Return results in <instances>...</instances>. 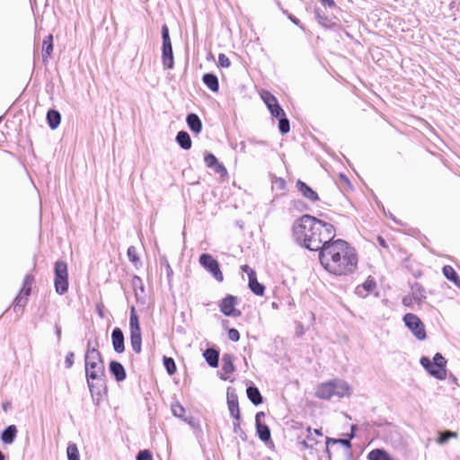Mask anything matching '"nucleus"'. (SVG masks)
I'll use <instances>...</instances> for the list:
<instances>
[{
    "instance_id": "57",
    "label": "nucleus",
    "mask_w": 460,
    "mask_h": 460,
    "mask_svg": "<svg viewBox=\"0 0 460 460\" xmlns=\"http://www.w3.org/2000/svg\"><path fill=\"white\" fill-rule=\"evenodd\" d=\"M301 445L303 446V447L305 448H312L313 447V444L309 443V441L307 440H303L301 442Z\"/></svg>"
},
{
    "instance_id": "35",
    "label": "nucleus",
    "mask_w": 460,
    "mask_h": 460,
    "mask_svg": "<svg viewBox=\"0 0 460 460\" xmlns=\"http://www.w3.org/2000/svg\"><path fill=\"white\" fill-rule=\"evenodd\" d=\"M164 365L169 375H173L176 372V365L172 358H164Z\"/></svg>"
},
{
    "instance_id": "51",
    "label": "nucleus",
    "mask_w": 460,
    "mask_h": 460,
    "mask_svg": "<svg viewBox=\"0 0 460 460\" xmlns=\"http://www.w3.org/2000/svg\"><path fill=\"white\" fill-rule=\"evenodd\" d=\"M241 270L247 274L249 279L256 276V272L248 265H243Z\"/></svg>"
},
{
    "instance_id": "58",
    "label": "nucleus",
    "mask_w": 460,
    "mask_h": 460,
    "mask_svg": "<svg viewBox=\"0 0 460 460\" xmlns=\"http://www.w3.org/2000/svg\"><path fill=\"white\" fill-rule=\"evenodd\" d=\"M264 417V413L263 412H258L255 416V420H256V424L257 423H261V418Z\"/></svg>"
},
{
    "instance_id": "46",
    "label": "nucleus",
    "mask_w": 460,
    "mask_h": 460,
    "mask_svg": "<svg viewBox=\"0 0 460 460\" xmlns=\"http://www.w3.org/2000/svg\"><path fill=\"white\" fill-rule=\"evenodd\" d=\"M137 460H153V456L149 450H141L137 456Z\"/></svg>"
},
{
    "instance_id": "63",
    "label": "nucleus",
    "mask_w": 460,
    "mask_h": 460,
    "mask_svg": "<svg viewBox=\"0 0 460 460\" xmlns=\"http://www.w3.org/2000/svg\"><path fill=\"white\" fill-rule=\"evenodd\" d=\"M134 315H137V312H136L135 307H134V306H132V307L130 308V317H133Z\"/></svg>"
},
{
    "instance_id": "22",
    "label": "nucleus",
    "mask_w": 460,
    "mask_h": 460,
    "mask_svg": "<svg viewBox=\"0 0 460 460\" xmlns=\"http://www.w3.org/2000/svg\"><path fill=\"white\" fill-rule=\"evenodd\" d=\"M17 435L15 425L8 426L1 434V439L4 444H12Z\"/></svg>"
},
{
    "instance_id": "21",
    "label": "nucleus",
    "mask_w": 460,
    "mask_h": 460,
    "mask_svg": "<svg viewBox=\"0 0 460 460\" xmlns=\"http://www.w3.org/2000/svg\"><path fill=\"white\" fill-rule=\"evenodd\" d=\"M187 124L191 131L194 133H199L202 129V123L198 115L190 113L186 119Z\"/></svg>"
},
{
    "instance_id": "39",
    "label": "nucleus",
    "mask_w": 460,
    "mask_h": 460,
    "mask_svg": "<svg viewBox=\"0 0 460 460\" xmlns=\"http://www.w3.org/2000/svg\"><path fill=\"white\" fill-rule=\"evenodd\" d=\"M261 98H262L263 102H265V104L267 105L268 108H270V106H272L273 103L278 102L276 97L273 96L269 92H263L261 93Z\"/></svg>"
},
{
    "instance_id": "36",
    "label": "nucleus",
    "mask_w": 460,
    "mask_h": 460,
    "mask_svg": "<svg viewBox=\"0 0 460 460\" xmlns=\"http://www.w3.org/2000/svg\"><path fill=\"white\" fill-rule=\"evenodd\" d=\"M279 128L282 134H286L289 131V121L286 118V115L279 117Z\"/></svg>"
},
{
    "instance_id": "61",
    "label": "nucleus",
    "mask_w": 460,
    "mask_h": 460,
    "mask_svg": "<svg viewBox=\"0 0 460 460\" xmlns=\"http://www.w3.org/2000/svg\"><path fill=\"white\" fill-rule=\"evenodd\" d=\"M56 334H57L58 340H60V337H61V328L58 325H56Z\"/></svg>"
},
{
    "instance_id": "32",
    "label": "nucleus",
    "mask_w": 460,
    "mask_h": 460,
    "mask_svg": "<svg viewBox=\"0 0 460 460\" xmlns=\"http://www.w3.org/2000/svg\"><path fill=\"white\" fill-rule=\"evenodd\" d=\"M257 433L262 441H268L270 438V431L267 425L262 423L256 424Z\"/></svg>"
},
{
    "instance_id": "54",
    "label": "nucleus",
    "mask_w": 460,
    "mask_h": 460,
    "mask_svg": "<svg viewBox=\"0 0 460 460\" xmlns=\"http://www.w3.org/2000/svg\"><path fill=\"white\" fill-rule=\"evenodd\" d=\"M412 300H414L412 298V296H406L402 298V304L405 305V306H411V303H412Z\"/></svg>"
},
{
    "instance_id": "34",
    "label": "nucleus",
    "mask_w": 460,
    "mask_h": 460,
    "mask_svg": "<svg viewBox=\"0 0 460 460\" xmlns=\"http://www.w3.org/2000/svg\"><path fill=\"white\" fill-rule=\"evenodd\" d=\"M443 274L447 279L453 282L456 281V279H458L457 273L449 265H446L443 267Z\"/></svg>"
},
{
    "instance_id": "26",
    "label": "nucleus",
    "mask_w": 460,
    "mask_h": 460,
    "mask_svg": "<svg viewBox=\"0 0 460 460\" xmlns=\"http://www.w3.org/2000/svg\"><path fill=\"white\" fill-rule=\"evenodd\" d=\"M203 356L209 366L213 367H217L219 354L216 349H208L205 350Z\"/></svg>"
},
{
    "instance_id": "3",
    "label": "nucleus",
    "mask_w": 460,
    "mask_h": 460,
    "mask_svg": "<svg viewBox=\"0 0 460 460\" xmlns=\"http://www.w3.org/2000/svg\"><path fill=\"white\" fill-rule=\"evenodd\" d=\"M88 341V349L85 354V374L87 384L92 394L100 393V388L104 385V364L101 354L95 348H91Z\"/></svg>"
},
{
    "instance_id": "20",
    "label": "nucleus",
    "mask_w": 460,
    "mask_h": 460,
    "mask_svg": "<svg viewBox=\"0 0 460 460\" xmlns=\"http://www.w3.org/2000/svg\"><path fill=\"white\" fill-rule=\"evenodd\" d=\"M227 404L231 415L235 420H239L240 411L236 395L227 394Z\"/></svg>"
},
{
    "instance_id": "15",
    "label": "nucleus",
    "mask_w": 460,
    "mask_h": 460,
    "mask_svg": "<svg viewBox=\"0 0 460 460\" xmlns=\"http://www.w3.org/2000/svg\"><path fill=\"white\" fill-rule=\"evenodd\" d=\"M296 187L300 193L307 199L311 201H316L319 199L318 194L314 190H312L308 185H306L304 181L300 180L297 181Z\"/></svg>"
},
{
    "instance_id": "41",
    "label": "nucleus",
    "mask_w": 460,
    "mask_h": 460,
    "mask_svg": "<svg viewBox=\"0 0 460 460\" xmlns=\"http://www.w3.org/2000/svg\"><path fill=\"white\" fill-rule=\"evenodd\" d=\"M130 343H131V347H132V349L136 352V353H140L141 352V344H142V337H130Z\"/></svg>"
},
{
    "instance_id": "45",
    "label": "nucleus",
    "mask_w": 460,
    "mask_h": 460,
    "mask_svg": "<svg viewBox=\"0 0 460 460\" xmlns=\"http://www.w3.org/2000/svg\"><path fill=\"white\" fill-rule=\"evenodd\" d=\"M218 65L221 67H229L231 65L230 59L223 53L218 55Z\"/></svg>"
},
{
    "instance_id": "4",
    "label": "nucleus",
    "mask_w": 460,
    "mask_h": 460,
    "mask_svg": "<svg viewBox=\"0 0 460 460\" xmlns=\"http://www.w3.org/2000/svg\"><path fill=\"white\" fill-rule=\"evenodd\" d=\"M420 364L435 378L444 380L447 377V360L440 353L435 354L433 361L427 357H422Z\"/></svg>"
},
{
    "instance_id": "25",
    "label": "nucleus",
    "mask_w": 460,
    "mask_h": 460,
    "mask_svg": "<svg viewBox=\"0 0 460 460\" xmlns=\"http://www.w3.org/2000/svg\"><path fill=\"white\" fill-rule=\"evenodd\" d=\"M176 141L179 144V146L184 150H188L191 147V139L190 135L186 131H180L177 134Z\"/></svg>"
},
{
    "instance_id": "17",
    "label": "nucleus",
    "mask_w": 460,
    "mask_h": 460,
    "mask_svg": "<svg viewBox=\"0 0 460 460\" xmlns=\"http://www.w3.org/2000/svg\"><path fill=\"white\" fill-rule=\"evenodd\" d=\"M132 286L137 300L144 302L145 287L142 279L139 277L135 276L132 279Z\"/></svg>"
},
{
    "instance_id": "28",
    "label": "nucleus",
    "mask_w": 460,
    "mask_h": 460,
    "mask_svg": "<svg viewBox=\"0 0 460 460\" xmlns=\"http://www.w3.org/2000/svg\"><path fill=\"white\" fill-rule=\"evenodd\" d=\"M411 296L416 302L420 303L426 299V291L420 285L416 283L411 287Z\"/></svg>"
},
{
    "instance_id": "55",
    "label": "nucleus",
    "mask_w": 460,
    "mask_h": 460,
    "mask_svg": "<svg viewBox=\"0 0 460 460\" xmlns=\"http://www.w3.org/2000/svg\"><path fill=\"white\" fill-rule=\"evenodd\" d=\"M304 333H305V329H304L303 325L299 323L296 326V334L297 336H302Z\"/></svg>"
},
{
    "instance_id": "53",
    "label": "nucleus",
    "mask_w": 460,
    "mask_h": 460,
    "mask_svg": "<svg viewBox=\"0 0 460 460\" xmlns=\"http://www.w3.org/2000/svg\"><path fill=\"white\" fill-rule=\"evenodd\" d=\"M141 329L140 327L130 328V337H140Z\"/></svg>"
},
{
    "instance_id": "38",
    "label": "nucleus",
    "mask_w": 460,
    "mask_h": 460,
    "mask_svg": "<svg viewBox=\"0 0 460 460\" xmlns=\"http://www.w3.org/2000/svg\"><path fill=\"white\" fill-rule=\"evenodd\" d=\"M452 438H456V433L453 431H445L439 434V438H438L437 441L438 444L443 445L446 444L448 441V439Z\"/></svg>"
},
{
    "instance_id": "64",
    "label": "nucleus",
    "mask_w": 460,
    "mask_h": 460,
    "mask_svg": "<svg viewBox=\"0 0 460 460\" xmlns=\"http://www.w3.org/2000/svg\"><path fill=\"white\" fill-rule=\"evenodd\" d=\"M454 283L460 288V279H457Z\"/></svg>"
},
{
    "instance_id": "13",
    "label": "nucleus",
    "mask_w": 460,
    "mask_h": 460,
    "mask_svg": "<svg viewBox=\"0 0 460 460\" xmlns=\"http://www.w3.org/2000/svg\"><path fill=\"white\" fill-rule=\"evenodd\" d=\"M111 341L114 350L117 353H122L125 349L124 335L119 328L113 329L111 332Z\"/></svg>"
},
{
    "instance_id": "14",
    "label": "nucleus",
    "mask_w": 460,
    "mask_h": 460,
    "mask_svg": "<svg viewBox=\"0 0 460 460\" xmlns=\"http://www.w3.org/2000/svg\"><path fill=\"white\" fill-rule=\"evenodd\" d=\"M332 381L321 384L315 392V395L320 399L329 400L333 397Z\"/></svg>"
},
{
    "instance_id": "40",
    "label": "nucleus",
    "mask_w": 460,
    "mask_h": 460,
    "mask_svg": "<svg viewBox=\"0 0 460 460\" xmlns=\"http://www.w3.org/2000/svg\"><path fill=\"white\" fill-rule=\"evenodd\" d=\"M273 117L279 118L280 116H284L285 112L283 109L279 106V102H276L273 103L270 108H268Z\"/></svg>"
},
{
    "instance_id": "37",
    "label": "nucleus",
    "mask_w": 460,
    "mask_h": 460,
    "mask_svg": "<svg viewBox=\"0 0 460 460\" xmlns=\"http://www.w3.org/2000/svg\"><path fill=\"white\" fill-rule=\"evenodd\" d=\"M171 410H172L173 416L180 418V419H183V414L185 412V409L183 408V406L181 404H180L179 402H174L172 404Z\"/></svg>"
},
{
    "instance_id": "31",
    "label": "nucleus",
    "mask_w": 460,
    "mask_h": 460,
    "mask_svg": "<svg viewBox=\"0 0 460 460\" xmlns=\"http://www.w3.org/2000/svg\"><path fill=\"white\" fill-rule=\"evenodd\" d=\"M222 370L225 374L229 375L232 374L234 370V367L233 364V358L231 355L226 354L222 358Z\"/></svg>"
},
{
    "instance_id": "2",
    "label": "nucleus",
    "mask_w": 460,
    "mask_h": 460,
    "mask_svg": "<svg viewBox=\"0 0 460 460\" xmlns=\"http://www.w3.org/2000/svg\"><path fill=\"white\" fill-rule=\"evenodd\" d=\"M322 266L331 274L341 276L352 273L358 265L356 251L346 241H331L319 252Z\"/></svg>"
},
{
    "instance_id": "50",
    "label": "nucleus",
    "mask_w": 460,
    "mask_h": 460,
    "mask_svg": "<svg viewBox=\"0 0 460 460\" xmlns=\"http://www.w3.org/2000/svg\"><path fill=\"white\" fill-rule=\"evenodd\" d=\"M74 353L73 352H68L66 356V359H65V365H66V368H70L73 364H74Z\"/></svg>"
},
{
    "instance_id": "1",
    "label": "nucleus",
    "mask_w": 460,
    "mask_h": 460,
    "mask_svg": "<svg viewBox=\"0 0 460 460\" xmlns=\"http://www.w3.org/2000/svg\"><path fill=\"white\" fill-rule=\"evenodd\" d=\"M296 242L310 251L324 248L335 237L334 226L311 215H303L292 227Z\"/></svg>"
},
{
    "instance_id": "43",
    "label": "nucleus",
    "mask_w": 460,
    "mask_h": 460,
    "mask_svg": "<svg viewBox=\"0 0 460 460\" xmlns=\"http://www.w3.org/2000/svg\"><path fill=\"white\" fill-rule=\"evenodd\" d=\"M204 161H205L207 166L209 167L210 169L215 167L216 164L218 163V160L217 159V157L212 154H207L205 155Z\"/></svg>"
},
{
    "instance_id": "49",
    "label": "nucleus",
    "mask_w": 460,
    "mask_h": 460,
    "mask_svg": "<svg viewBox=\"0 0 460 460\" xmlns=\"http://www.w3.org/2000/svg\"><path fill=\"white\" fill-rule=\"evenodd\" d=\"M228 338L233 341H238L240 339L239 332L236 329H230L228 331Z\"/></svg>"
},
{
    "instance_id": "19",
    "label": "nucleus",
    "mask_w": 460,
    "mask_h": 460,
    "mask_svg": "<svg viewBox=\"0 0 460 460\" xmlns=\"http://www.w3.org/2000/svg\"><path fill=\"white\" fill-rule=\"evenodd\" d=\"M376 283L373 279H367L362 285L356 288V294L361 297H365L369 292L373 291Z\"/></svg>"
},
{
    "instance_id": "44",
    "label": "nucleus",
    "mask_w": 460,
    "mask_h": 460,
    "mask_svg": "<svg viewBox=\"0 0 460 460\" xmlns=\"http://www.w3.org/2000/svg\"><path fill=\"white\" fill-rule=\"evenodd\" d=\"M161 261H162V265H164V268H165V272H166L168 280L170 282L171 281V278H172V273H173L172 269L171 268L167 259L164 256L161 258Z\"/></svg>"
},
{
    "instance_id": "12",
    "label": "nucleus",
    "mask_w": 460,
    "mask_h": 460,
    "mask_svg": "<svg viewBox=\"0 0 460 460\" xmlns=\"http://www.w3.org/2000/svg\"><path fill=\"white\" fill-rule=\"evenodd\" d=\"M332 385H333V397H343V396H349L351 394V388L349 385V384L343 380H332Z\"/></svg>"
},
{
    "instance_id": "47",
    "label": "nucleus",
    "mask_w": 460,
    "mask_h": 460,
    "mask_svg": "<svg viewBox=\"0 0 460 460\" xmlns=\"http://www.w3.org/2000/svg\"><path fill=\"white\" fill-rule=\"evenodd\" d=\"M212 170L221 176H226L227 174L226 167L219 162L216 164L215 167L212 168Z\"/></svg>"
},
{
    "instance_id": "7",
    "label": "nucleus",
    "mask_w": 460,
    "mask_h": 460,
    "mask_svg": "<svg viewBox=\"0 0 460 460\" xmlns=\"http://www.w3.org/2000/svg\"><path fill=\"white\" fill-rule=\"evenodd\" d=\"M162 38H163V64L166 68L173 67V55L172 42L169 36L168 27L164 24L162 26Z\"/></svg>"
},
{
    "instance_id": "30",
    "label": "nucleus",
    "mask_w": 460,
    "mask_h": 460,
    "mask_svg": "<svg viewBox=\"0 0 460 460\" xmlns=\"http://www.w3.org/2000/svg\"><path fill=\"white\" fill-rule=\"evenodd\" d=\"M249 288L252 290V292L257 296H263L265 291L264 286L258 282L256 276L253 278H250Z\"/></svg>"
},
{
    "instance_id": "9",
    "label": "nucleus",
    "mask_w": 460,
    "mask_h": 460,
    "mask_svg": "<svg viewBox=\"0 0 460 460\" xmlns=\"http://www.w3.org/2000/svg\"><path fill=\"white\" fill-rule=\"evenodd\" d=\"M237 298L234 296H226L220 303V311L226 316L238 317L241 315V311L235 308Z\"/></svg>"
},
{
    "instance_id": "10",
    "label": "nucleus",
    "mask_w": 460,
    "mask_h": 460,
    "mask_svg": "<svg viewBox=\"0 0 460 460\" xmlns=\"http://www.w3.org/2000/svg\"><path fill=\"white\" fill-rule=\"evenodd\" d=\"M32 277L27 275L23 280V286L19 293V295L14 299V309L17 307H23L27 303V297L31 294V284H32Z\"/></svg>"
},
{
    "instance_id": "60",
    "label": "nucleus",
    "mask_w": 460,
    "mask_h": 460,
    "mask_svg": "<svg viewBox=\"0 0 460 460\" xmlns=\"http://www.w3.org/2000/svg\"><path fill=\"white\" fill-rule=\"evenodd\" d=\"M323 4H328L329 6H333L334 2L332 0H321Z\"/></svg>"
},
{
    "instance_id": "11",
    "label": "nucleus",
    "mask_w": 460,
    "mask_h": 460,
    "mask_svg": "<svg viewBox=\"0 0 460 460\" xmlns=\"http://www.w3.org/2000/svg\"><path fill=\"white\" fill-rule=\"evenodd\" d=\"M340 443L345 447V449L342 451V456L344 460H353L352 453L350 451L351 444L349 439H335V438H326V452L329 453V446L330 444Z\"/></svg>"
},
{
    "instance_id": "27",
    "label": "nucleus",
    "mask_w": 460,
    "mask_h": 460,
    "mask_svg": "<svg viewBox=\"0 0 460 460\" xmlns=\"http://www.w3.org/2000/svg\"><path fill=\"white\" fill-rule=\"evenodd\" d=\"M246 392L248 398L253 404L258 405L262 402L261 394L257 387L250 386Z\"/></svg>"
},
{
    "instance_id": "6",
    "label": "nucleus",
    "mask_w": 460,
    "mask_h": 460,
    "mask_svg": "<svg viewBox=\"0 0 460 460\" xmlns=\"http://www.w3.org/2000/svg\"><path fill=\"white\" fill-rule=\"evenodd\" d=\"M67 277L68 274L66 263L61 261H58L55 264V288L58 294L63 295L67 291Z\"/></svg>"
},
{
    "instance_id": "16",
    "label": "nucleus",
    "mask_w": 460,
    "mask_h": 460,
    "mask_svg": "<svg viewBox=\"0 0 460 460\" xmlns=\"http://www.w3.org/2000/svg\"><path fill=\"white\" fill-rule=\"evenodd\" d=\"M110 371L118 382H121L126 378V371L124 367L117 361L110 363Z\"/></svg>"
},
{
    "instance_id": "48",
    "label": "nucleus",
    "mask_w": 460,
    "mask_h": 460,
    "mask_svg": "<svg viewBox=\"0 0 460 460\" xmlns=\"http://www.w3.org/2000/svg\"><path fill=\"white\" fill-rule=\"evenodd\" d=\"M273 188L283 190L286 188V181L282 178H276L273 181Z\"/></svg>"
},
{
    "instance_id": "56",
    "label": "nucleus",
    "mask_w": 460,
    "mask_h": 460,
    "mask_svg": "<svg viewBox=\"0 0 460 460\" xmlns=\"http://www.w3.org/2000/svg\"><path fill=\"white\" fill-rule=\"evenodd\" d=\"M288 19L296 25H299L300 22L297 18H296L295 16L291 15V14H288Z\"/></svg>"
},
{
    "instance_id": "59",
    "label": "nucleus",
    "mask_w": 460,
    "mask_h": 460,
    "mask_svg": "<svg viewBox=\"0 0 460 460\" xmlns=\"http://www.w3.org/2000/svg\"><path fill=\"white\" fill-rule=\"evenodd\" d=\"M184 421L188 422L190 425H191L192 427L195 426L194 424V419L193 418H190V419H186V418H183L182 419Z\"/></svg>"
},
{
    "instance_id": "62",
    "label": "nucleus",
    "mask_w": 460,
    "mask_h": 460,
    "mask_svg": "<svg viewBox=\"0 0 460 460\" xmlns=\"http://www.w3.org/2000/svg\"><path fill=\"white\" fill-rule=\"evenodd\" d=\"M240 149L242 152H245V149H246V145H245V142H241L240 143Z\"/></svg>"
},
{
    "instance_id": "23",
    "label": "nucleus",
    "mask_w": 460,
    "mask_h": 460,
    "mask_svg": "<svg viewBox=\"0 0 460 460\" xmlns=\"http://www.w3.org/2000/svg\"><path fill=\"white\" fill-rule=\"evenodd\" d=\"M203 83L207 85V87L214 93H217L219 88L218 79L213 74H205L203 75Z\"/></svg>"
},
{
    "instance_id": "18",
    "label": "nucleus",
    "mask_w": 460,
    "mask_h": 460,
    "mask_svg": "<svg viewBox=\"0 0 460 460\" xmlns=\"http://www.w3.org/2000/svg\"><path fill=\"white\" fill-rule=\"evenodd\" d=\"M53 51V36L49 34L45 37L42 42V60L47 62L48 58Z\"/></svg>"
},
{
    "instance_id": "24",
    "label": "nucleus",
    "mask_w": 460,
    "mask_h": 460,
    "mask_svg": "<svg viewBox=\"0 0 460 460\" xmlns=\"http://www.w3.org/2000/svg\"><path fill=\"white\" fill-rule=\"evenodd\" d=\"M47 120L51 129H56L61 121V115L58 111L50 110L47 113Z\"/></svg>"
},
{
    "instance_id": "5",
    "label": "nucleus",
    "mask_w": 460,
    "mask_h": 460,
    "mask_svg": "<svg viewBox=\"0 0 460 460\" xmlns=\"http://www.w3.org/2000/svg\"><path fill=\"white\" fill-rule=\"evenodd\" d=\"M402 321L412 335L419 341H424L427 337L425 325L422 321L414 314H406Z\"/></svg>"
},
{
    "instance_id": "8",
    "label": "nucleus",
    "mask_w": 460,
    "mask_h": 460,
    "mask_svg": "<svg viewBox=\"0 0 460 460\" xmlns=\"http://www.w3.org/2000/svg\"><path fill=\"white\" fill-rule=\"evenodd\" d=\"M200 265L208 271L217 281L222 282L224 279L223 273L220 270L219 263L210 254L203 253L199 260Z\"/></svg>"
},
{
    "instance_id": "29",
    "label": "nucleus",
    "mask_w": 460,
    "mask_h": 460,
    "mask_svg": "<svg viewBox=\"0 0 460 460\" xmlns=\"http://www.w3.org/2000/svg\"><path fill=\"white\" fill-rule=\"evenodd\" d=\"M368 460H393L390 455L383 449H374L367 456Z\"/></svg>"
},
{
    "instance_id": "33",
    "label": "nucleus",
    "mask_w": 460,
    "mask_h": 460,
    "mask_svg": "<svg viewBox=\"0 0 460 460\" xmlns=\"http://www.w3.org/2000/svg\"><path fill=\"white\" fill-rule=\"evenodd\" d=\"M66 453L68 460H79V452L75 444H68Z\"/></svg>"
},
{
    "instance_id": "52",
    "label": "nucleus",
    "mask_w": 460,
    "mask_h": 460,
    "mask_svg": "<svg viewBox=\"0 0 460 460\" xmlns=\"http://www.w3.org/2000/svg\"><path fill=\"white\" fill-rule=\"evenodd\" d=\"M140 327L139 320L137 315L129 317V328Z\"/></svg>"
},
{
    "instance_id": "42",
    "label": "nucleus",
    "mask_w": 460,
    "mask_h": 460,
    "mask_svg": "<svg viewBox=\"0 0 460 460\" xmlns=\"http://www.w3.org/2000/svg\"><path fill=\"white\" fill-rule=\"evenodd\" d=\"M127 253L129 261L137 266L139 262V258L137 255V249L134 246H129Z\"/></svg>"
}]
</instances>
